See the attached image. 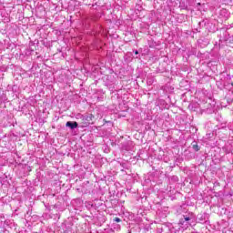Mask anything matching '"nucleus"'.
I'll use <instances>...</instances> for the list:
<instances>
[{
    "label": "nucleus",
    "mask_w": 233,
    "mask_h": 233,
    "mask_svg": "<svg viewBox=\"0 0 233 233\" xmlns=\"http://www.w3.org/2000/svg\"><path fill=\"white\" fill-rule=\"evenodd\" d=\"M192 223H196V215L192 212L186 213L183 218H180L178 225L182 228H188Z\"/></svg>",
    "instance_id": "obj_1"
},
{
    "label": "nucleus",
    "mask_w": 233,
    "mask_h": 233,
    "mask_svg": "<svg viewBox=\"0 0 233 233\" xmlns=\"http://www.w3.org/2000/svg\"><path fill=\"white\" fill-rule=\"evenodd\" d=\"M114 221H116V223H121V218H115Z\"/></svg>",
    "instance_id": "obj_5"
},
{
    "label": "nucleus",
    "mask_w": 233,
    "mask_h": 233,
    "mask_svg": "<svg viewBox=\"0 0 233 233\" xmlns=\"http://www.w3.org/2000/svg\"><path fill=\"white\" fill-rule=\"evenodd\" d=\"M66 127H68L69 128H71V130H74L77 128L78 124L77 122L67 121Z\"/></svg>",
    "instance_id": "obj_2"
},
{
    "label": "nucleus",
    "mask_w": 233,
    "mask_h": 233,
    "mask_svg": "<svg viewBox=\"0 0 233 233\" xmlns=\"http://www.w3.org/2000/svg\"><path fill=\"white\" fill-rule=\"evenodd\" d=\"M135 54H136V56H137V54H139V52L137 50V51H135Z\"/></svg>",
    "instance_id": "obj_6"
},
{
    "label": "nucleus",
    "mask_w": 233,
    "mask_h": 233,
    "mask_svg": "<svg viewBox=\"0 0 233 233\" xmlns=\"http://www.w3.org/2000/svg\"><path fill=\"white\" fill-rule=\"evenodd\" d=\"M82 120L83 121H87V122H84L82 127H88V125H90V121L92 120V118L90 116H83Z\"/></svg>",
    "instance_id": "obj_3"
},
{
    "label": "nucleus",
    "mask_w": 233,
    "mask_h": 233,
    "mask_svg": "<svg viewBox=\"0 0 233 233\" xmlns=\"http://www.w3.org/2000/svg\"><path fill=\"white\" fill-rule=\"evenodd\" d=\"M192 147L195 152H199V146L198 144H193Z\"/></svg>",
    "instance_id": "obj_4"
}]
</instances>
